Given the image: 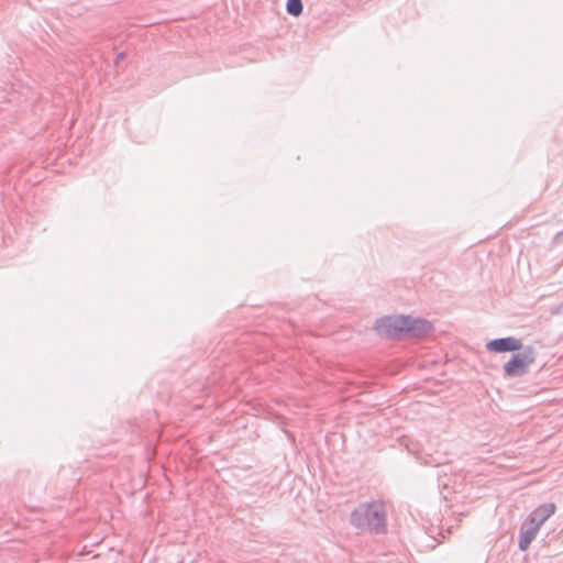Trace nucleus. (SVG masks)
Listing matches in <instances>:
<instances>
[{
  "label": "nucleus",
  "mask_w": 563,
  "mask_h": 563,
  "mask_svg": "<svg viewBox=\"0 0 563 563\" xmlns=\"http://www.w3.org/2000/svg\"><path fill=\"white\" fill-rule=\"evenodd\" d=\"M350 523L360 531L372 534L387 532V510L383 500L361 503L350 515Z\"/></svg>",
  "instance_id": "f257e3e1"
},
{
  "label": "nucleus",
  "mask_w": 563,
  "mask_h": 563,
  "mask_svg": "<svg viewBox=\"0 0 563 563\" xmlns=\"http://www.w3.org/2000/svg\"><path fill=\"white\" fill-rule=\"evenodd\" d=\"M536 349L533 345L522 346L520 352L511 355L504 364L505 377H521L529 373L530 366L536 361Z\"/></svg>",
  "instance_id": "f03ea898"
},
{
  "label": "nucleus",
  "mask_w": 563,
  "mask_h": 563,
  "mask_svg": "<svg viewBox=\"0 0 563 563\" xmlns=\"http://www.w3.org/2000/svg\"><path fill=\"white\" fill-rule=\"evenodd\" d=\"M405 316H386L375 322V330L378 335L386 339L405 338Z\"/></svg>",
  "instance_id": "7ed1b4c3"
},
{
  "label": "nucleus",
  "mask_w": 563,
  "mask_h": 563,
  "mask_svg": "<svg viewBox=\"0 0 563 563\" xmlns=\"http://www.w3.org/2000/svg\"><path fill=\"white\" fill-rule=\"evenodd\" d=\"M406 317L405 338H420L429 334L433 330L430 321L421 318Z\"/></svg>",
  "instance_id": "20e7f679"
},
{
  "label": "nucleus",
  "mask_w": 563,
  "mask_h": 563,
  "mask_svg": "<svg viewBox=\"0 0 563 563\" xmlns=\"http://www.w3.org/2000/svg\"><path fill=\"white\" fill-rule=\"evenodd\" d=\"M522 346L521 340L515 336L498 338L486 343V349L494 353L520 351Z\"/></svg>",
  "instance_id": "39448f33"
},
{
  "label": "nucleus",
  "mask_w": 563,
  "mask_h": 563,
  "mask_svg": "<svg viewBox=\"0 0 563 563\" xmlns=\"http://www.w3.org/2000/svg\"><path fill=\"white\" fill-rule=\"evenodd\" d=\"M555 505L553 503L542 504L537 507L528 518V523L540 529V527L554 514Z\"/></svg>",
  "instance_id": "423d86ee"
},
{
  "label": "nucleus",
  "mask_w": 563,
  "mask_h": 563,
  "mask_svg": "<svg viewBox=\"0 0 563 563\" xmlns=\"http://www.w3.org/2000/svg\"><path fill=\"white\" fill-rule=\"evenodd\" d=\"M538 531L539 529L529 525L528 522L522 525L518 542V547L521 551H525L529 548Z\"/></svg>",
  "instance_id": "0eeeda50"
},
{
  "label": "nucleus",
  "mask_w": 563,
  "mask_h": 563,
  "mask_svg": "<svg viewBox=\"0 0 563 563\" xmlns=\"http://www.w3.org/2000/svg\"><path fill=\"white\" fill-rule=\"evenodd\" d=\"M302 9L301 0H287L286 11L288 14L299 16L302 13Z\"/></svg>",
  "instance_id": "6e6552de"
},
{
  "label": "nucleus",
  "mask_w": 563,
  "mask_h": 563,
  "mask_svg": "<svg viewBox=\"0 0 563 563\" xmlns=\"http://www.w3.org/2000/svg\"><path fill=\"white\" fill-rule=\"evenodd\" d=\"M124 55H125V54H124V52L119 53V54L117 55V57H115V60H114V62H115V64H118V63L120 62V59H122V58L124 57Z\"/></svg>",
  "instance_id": "1a4fd4ad"
},
{
  "label": "nucleus",
  "mask_w": 563,
  "mask_h": 563,
  "mask_svg": "<svg viewBox=\"0 0 563 563\" xmlns=\"http://www.w3.org/2000/svg\"><path fill=\"white\" fill-rule=\"evenodd\" d=\"M556 239H563V230L556 234Z\"/></svg>",
  "instance_id": "9d476101"
}]
</instances>
